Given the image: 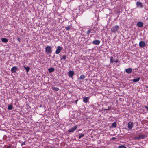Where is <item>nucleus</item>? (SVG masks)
<instances>
[{"label":"nucleus","instance_id":"nucleus-1","mask_svg":"<svg viewBox=\"0 0 148 148\" xmlns=\"http://www.w3.org/2000/svg\"><path fill=\"white\" fill-rule=\"evenodd\" d=\"M119 29V27L118 25H116L113 27L111 29V32L112 33H115L117 32Z\"/></svg>","mask_w":148,"mask_h":148},{"label":"nucleus","instance_id":"nucleus-2","mask_svg":"<svg viewBox=\"0 0 148 148\" xmlns=\"http://www.w3.org/2000/svg\"><path fill=\"white\" fill-rule=\"evenodd\" d=\"M116 56H114V57L112 56L110 58V61L111 63L113 62H118L119 61L116 58H115Z\"/></svg>","mask_w":148,"mask_h":148},{"label":"nucleus","instance_id":"nucleus-3","mask_svg":"<svg viewBox=\"0 0 148 148\" xmlns=\"http://www.w3.org/2000/svg\"><path fill=\"white\" fill-rule=\"evenodd\" d=\"M45 51L47 53H50L52 52L51 47L47 46L45 48Z\"/></svg>","mask_w":148,"mask_h":148},{"label":"nucleus","instance_id":"nucleus-4","mask_svg":"<svg viewBox=\"0 0 148 148\" xmlns=\"http://www.w3.org/2000/svg\"><path fill=\"white\" fill-rule=\"evenodd\" d=\"M139 45L141 48H144L146 45L145 42L143 41H140L139 42Z\"/></svg>","mask_w":148,"mask_h":148},{"label":"nucleus","instance_id":"nucleus-5","mask_svg":"<svg viewBox=\"0 0 148 148\" xmlns=\"http://www.w3.org/2000/svg\"><path fill=\"white\" fill-rule=\"evenodd\" d=\"M78 127V126L77 125H76L75 126L71 128L69 130L68 132H73Z\"/></svg>","mask_w":148,"mask_h":148},{"label":"nucleus","instance_id":"nucleus-6","mask_svg":"<svg viewBox=\"0 0 148 148\" xmlns=\"http://www.w3.org/2000/svg\"><path fill=\"white\" fill-rule=\"evenodd\" d=\"M127 125L128 128L131 130L133 127V123L130 121L128 123Z\"/></svg>","mask_w":148,"mask_h":148},{"label":"nucleus","instance_id":"nucleus-7","mask_svg":"<svg viewBox=\"0 0 148 148\" xmlns=\"http://www.w3.org/2000/svg\"><path fill=\"white\" fill-rule=\"evenodd\" d=\"M62 47L60 46H58L57 47V49L56 51V54H58L60 51L62 49Z\"/></svg>","mask_w":148,"mask_h":148},{"label":"nucleus","instance_id":"nucleus-8","mask_svg":"<svg viewBox=\"0 0 148 148\" xmlns=\"http://www.w3.org/2000/svg\"><path fill=\"white\" fill-rule=\"evenodd\" d=\"M83 97V101L85 103H87L88 102L89 100V97Z\"/></svg>","mask_w":148,"mask_h":148},{"label":"nucleus","instance_id":"nucleus-9","mask_svg":"<svg viewBox=\"0 0 148 148\" xmlns=\"http://www.w3.org/2000/svg\"><path fill=\"white\" fill-rule=\"evenodd\" d=\"M74 75V72L73 71H69L68 72V76L70 77H72Z\"/></svg>","mask_w":148,"mask_h":148},{"label":"nucleus","instance_id":"nucleus-10","mask_svg":"<svg viewBox=\"0 0 148 148\" xmlns=\"http://www.w3.org/2000/svg\"><path fill=\"white\" fill-rule=\"evenodd\" d=\"M136 6L137 7L140 8H142L143 7V5L142 3L139 1H138L137 2Z\"/></svg>","mask_w":148,"mask_h":148},{"label":"nucleus","instance_id":"nucleus-11","mask_svg":"<svg viewBox=\"0 0 148 148\" xmlns=\"http://www.w3.org/2000/svg\"><path fill=\"white\" fill-rule=\"evenodd\" d=\"M143 23L142 22L139 21L137 23V25L139 27L141 28L143 26Z\"/></svg>","mask_w":148,"mask_h":148},{"label":"nucleus","instance_id":"nucleus-12","mask_svg":"<svg viewBox=\"0 0 148 148\" xmlns=\"http://www.w3.org/2000/svg\"><path fill=\"white\" fill-rule=\"evenodd\" d=\"M132 69L131 68L127 69H125V72L128 74H130L132 72Z\"/></svg>","mask_w":148,"mask_h":148},{"label":"nucleus","instance_id":"nucleus-13","mask_svg":"<svg viewBox=\"0 0 148 148\" xmlns=\"http://www.w3.org/2000/svg\"><path fill=\"white\" fill-rule=\"evenodd\" d=\"M100 43V41L98 40H95L92 42V43L95 45H99Z\"/></svg>","mask_w":148,"mask_h":148},{"label":"nucleus","instance_id":"nucleus-14","mask_svg":"<svg viewBox=\"0 0 148 148\" xmlns=\"http://www.w3.org/2000/svg\"><path fill=\"white\" fill-rule=\"evenodd\" d=\"M17 70V67L16 66L12 67L11 69V71L12 73H15Z\"/></svg>","mask_w":148,"mask_h":148},{"label":"nucleus","instance_id":"nucleus-15","mask_svg":"<svg viewBox=\"0 0 148 148\" xmlns=\"http://www.w3.org/2000/svg\"><path fill=\"white\" fill-rule=\"evenodd\" d=\"M48 71L50 73H51L52 72H53L55 71V69L54 68L52 67V68H51L48 69Z\"/></svg>","mask_w":148,"mask_h":148},{"label":"nucleus","instance_id":"nucleus-16","mask_svg":"<svg viewBox=\"0 0 148 148\" xmlns=\"http://www.w3.org/2000/svg\"><path fill=\"white\" fill-rule=\"evenodd\" d=\"M1 40L4 43H6L8 42V40L6 38H2Z\"/></svg>","mask_w":148,"mask_h":148},{"label":"nucleus","instance_id":"nucleus-17","mask_svg":"<svg viewBox=\"0 0 148 148\" xmlns=\"http://www.w3.org/2000/svg\"><path fill=\"white\" fill-rule=\"evenodd\" d=\"M8 109L9 110H11L13 109V106L12 105H8Z\"/></svg>","mask_w":148,"mask_h":148},{"label":"nucleus","instance_id":"nucleus-18","mask_svg":"<svg viewBox=\"0 0 148 148\" xmlns=\"http://www.w3.org/2000/svg\"><path fill=\"white\" fill-rule=\"evenodd\" d=\"M52 90L56 91H58L59 90V89L57 87H52Z\"/></svg>","mask_w":148,"mask_h":148},{"label":"nucleus","instance_id":"nucleus-19","mask_svg":"<svg viewBox=\"0 0 148 148\" xmlns=\"http://www.w3.org/2000/svg\"><path fill=\"white\" fill-rule=\"evenodd\" d=\"M24 69L26 70V72H28L29 71L30 69V68L29 67H25V66H24Z\"/></svg>","mask_w":148,"mask_h":148},{"label":"nucleus","instance_id":"nucleus-20","mask_svg":"<svg viewBox=\"0 0 148 148\" xmlns=\"http://www.w3.org/2000/svg\"><path fill=\"white\" fill-rule=\"evenodd\" d=\"M85 75L83 74H82L80 75V77H79V79H80L82 80L84 79L85 78Z\"/></svg>","mask_w":148,"mask_h":148},{"label":"nucleus","instance_id":"nucleus-21","mask_svg":"<svg viewBox=\"0 0 148 148\" xmlns=\"http://www.w3.org/2000/svg\"><path fill=\"white\" fill-rule=\"evenodd\" d=\"M140 79V78L139 77H138L136 78L133 79V81L134 82H137Z\"/></svg>","mask_w":148,"mask_h":148},{"label":"nucleus","instance_id":"nucleus-22","mask_svg":"<svg viewBox=\"0 0 148 148\" xmlns=\"http://www.w3.org/2000/svg\"><path fill=\"white\" fill-rule=\"evenodd\" d=\"M139 135V137L140 138H142V139H144V138L145 137H146V136L145 135Z\"/></svg>","mask_w":148,"mask_h":148},{"label":"nucleus","instance_id":"nucleus-23","mask_svg":"<svg viewBox=\"0 0 148 148\" xmlns=\"http://www.w3.org/2000/svg\"><path fill=\"white\" fill-rule=\"evenodd\" d=\"M111 126L113 127H116V122H114L113 123H112Z\"/></svg>","mask_w":148,"mask_h":148},{"label":"nucleus","instance_id":"nucleus-24","mask_svg":"<svg viewBox=\"0 0 148 148\" xmlns=\"http://www.w3.org/2000/svg\"><path fill=\"white\" fill-rule=\"evenodd\" d=\"M84 134L81 133L79 134V138L80 139L81 137L84 136Z\"/></svg>","mask_w":148,"mask_h":148},{"label":"nucleus","instance_id":"nucleus-25","mask_svg":"<svg viewBox=\"0 0 148 148\" xmlns=\"http://www.w3.org/2000/svg\"><path fill=\"white\" fill-rule=\"evenodd\" d=\"M90 30L91 33H95V32L94 28H90Z\"/></svg>","mask_w":148,"mask_h":148},{"label":"nucleus","instance_id":"nucleus-26","mask_svg":"<svg viewBox=\"0 0 148 148\" xmlns=\"http://www.w3.org/2000/svg\"><path fill=\"white\" fill-rule=\"evenodd\" d=\"M91 31H90V28L87 31V32H86V34L87 35H89V34L91 33Z\"/></svg>","mask_w":148,"mask_h":148},{"label":"nucleus","instance_id":"nucleus-27","mask_svg":"<svg viewBox=\"0 0 148 148\" xmlns=\"http://www.w3.org/2000/svg\"><path fill=\"white\" fill-rule=\"evenodd\" d=\"M118 148H126V147L123 145H122L121 146H119L118 147Z\"/></svg>","mask_w":148,"mask_h":148},{"label":"nucleus","instance_id":"nucleus-28","mask_svg":"<svg viewBox=\"0 0 148 148\" xmlns=\"http://www.w3.org/2000/svg\"><path fill=\"white\" fill-rule=\"evenodd\" d=\"M65 28L68 31L70 29L71 27L70 26H68L66 27Z\"/></svg>","mask_w":148,"mask_h":148},{"label":"nucleus","instance_id":"nucleus-29","mask_svg":"<svg viewBox=\"0 0 148 148\" xmlns=\"http://www.w3.org/2000/svg\"><path fill=\"white\" fill-rule=\"evenodd\" d=\"M110 109H111V107L109 106L108 107V108L107 109H105L103 110L104 111L109 110H110Z\"/></svg>","mask_w":148,"mask_h":148},{"label":"nucleus","instance_id":"nucleus-30","mask_svg":"<svg viewBox=\"0 0 148 148\" xmlns=\"http://www.w3.org/2000/svg\"><path fill=\"white\" fill-rule=\"evenodd\" d=\"M66 56H63L62 58H61V60H64L66 59Z\"/></svg>","mask_w":148,"mask_h":148},{"label":"nucleus","instance_id":"nucleus-31","mask_svg":"<svg viewBox=\"0 0 148 148\" xmlns=\"http://www.w3.org/2000/svg\"><path fill=\"white\" fill-rule=\"evenodd\" d=\"M135 138L137 139L138 140H140V138L139 137V135L137 136V137H135Z\"/></svg>","mask_w":148,"mask_h":148},{"label":"nucleus","instance_id":"nucleus-32","mask_svg":"<svg viewBox=\"0 0 148 148\" xmlns=\"http://www.w3.org/2000/svg\"><path fill=\"white\" fill-rule=\"evenodd\" d=\"M25 141H24V142H23L21 144V146L24 145H25Z\"/></svg>","mask_w":148,"mask_h":148},{"label":"nucleus","instance_id":"nucleus-33","mask_svg":"<svg viewBox=\"0 0 148 148\" xmlns=\"http://www.w3.org/2000/svg\"><path fill=\"white\" fill-rule=\"evenodd\" d=\"M17 40L19 42H20L21 39L20 38H19V37L18 38Z\"/></svg>","mask_w":148,"mask_h":148},{"label":"nucleus","instance_id":"nucleus-34","mask_svg":"<svg viewBox=\"0 0 148 148\" xmlns=\"http://www.w3.org/2000/svg\"><path fill=\"white\" fill-rule=\"evenodd\" d=\"M78 101V100H77V99L76 100H75V103L76 104H77V102Z\"/></svg>","mask_w":148,"mask_h":148},{"label":"nucleus","instance_id":"nucleus-35","mask_svg":"<svg viewBox=\"0 0 148 148\" xmlns=\"http://www.w3.org/2000/svg\"><path fill=\"white\" fill-rule=\"evenodd\" d=\"M7 148H11V147L10 146H9L7 147Z\"/></svg>","mask_w":148,"mask_h":148},{"label":"nucleus","instance_id":"nucleus-36","mask_svg":"<svg viewBox=\"0 0 148 148\" xmlns=\"http://www.w3.org/2000/svg\"><path fill=\"white\" fill-rule=\"evenodd\" d=\"M145 108L148 110V107L147 106H145Z\"/></svg>","mask_w":148,"mask_h":148},{"label":"nucleus","instance_id":"nucleus-37","mask_svg":"<svg viewBox=\"0 0 148 148\" xmlns=\"http://www.w3.org/2000/svg\"><path fill=\"white\" fill-rule=\"evenodd\" d=\"M116 139V138H115V137H113L112 138V140H114V139Z\"/></svg>","mask_w":148,"mask_h":148},{"label":"nucleus","instance_id":"nucleus-38","mask_svg":"<svg viewBox=\"0 0 148 148\" xmlns=\"http://www.w3.org/2000/svg\"><path fill=\"white\" fill-rule=\"evenodd\" d=\"M146 88H148V86H146Z\"/></svg>","mask_w":148,"mask_h":148},{"label":"nucleus","instance_id":"nucleus-39","mask_svg":"<svg viewBox=\"0 0 148 148\" xmlns=\"http://www.w3.org/2000/svg\"><path fill=\"white\" fill-rule=\"evenodd\" d=\"M147 20H148V18H147Z\"/></svg>","mask_w":148,"mask_h":148}]
</instances>
